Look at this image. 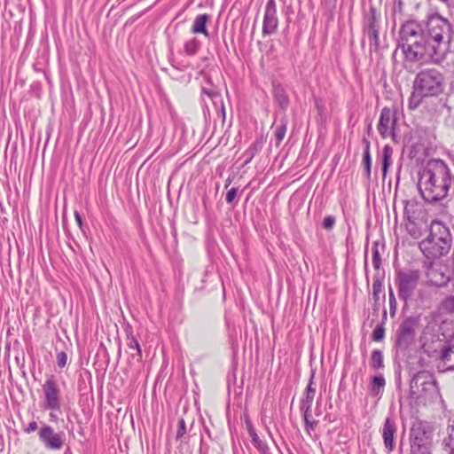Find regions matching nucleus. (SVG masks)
I'll use <instances>...</instances> for the list:
<instances>
[{"label": "nucleus", "instance_id": "obj_36", "mask_svg": "<svg viewBox=\"0 0 454 454\" xmlns=\"http://www.w3.org/2000/svg\"><path fill=\"white\" fill-rule=\"evenodd\" d=\"M335 217L333 215H327L324 218L322 226L326 231H331L335 224Z\"/></svg>", "mask_w": 454, "mask_h": 454}, {"label": "nucleus", "instance_id": "obj_17", "mask_svg": "<svg viewBox=\"0 0 454 454\" xmlns=\"http://www.w3.org/2000/svg\"><path fill=\"white\" fill-rule=\"evenodd\" d=\"M210 16L208 14H199L196 16L192 27V32L195 34H202L206 37H209V33L207 28V24L209 21Z\"/></svg>", "mask_w": 454, "mask_h": 454}, {"label": "nucleus", "instance_id": "obj_30", "mask_svg": "<svg viewBox=\"0 0 454 454\" xmlns=\"http://www.w3.org/2000/svg\"><path fill=\"white\" fill-rule=\"evenodd\" d=\"M382 279L379 276H375L372 282V294L375 300L378 299L379 294L382 291Z\"/></svg>", "mask_w": 454, "mask_h": 454}, {"label": "nucleus", "instance_id": "obj_5", "mask_svg": "<svg viewBox=\"0 0 454 454\" xmlns=\"http://www.w3.org/2000/svg\"><path fill=\"white\" fill-rule=\"evenodd\" d=\"M412 88L425 96L437 97L444 90V75L436 68L423 69L416 74Z\"/></svg>", "mask_w": 454, "mask_h": 454}, {"label": "nucleus", "instance_id": "obj_18", "mask_svg": "<svg viewBox=\"0 0 454 454\" xmlns=\"http://www.w3.org/2000/svg\"><path fill=\"white\" fill-rule=\"evenodd\" d=\"M385 385L386 380L382 374L373 376L369 385L370 394L372 396H381Z\"/></svg>", "mask_w": 454, "mask_h": 454}, {"label": "nucleus", "instance_id": "obj_51", "mask_svg": "<svg viewBox=\"0 0 454 454\" xmlns=\"http://www.w3.org/2000/svg\"><path fill=\"white\" fill-rule=\"evenodd\" d=\"M450 454H454V448L452 449V451Z\"/></svg>", "mask_w": 454, "mask_h": 454}, {"label": "nucleus", "instance_id": "obj_45", "mask_svg": "<svg viewBox=\"0 0 454 454\" xmlns=\"http://www.w3.org/2000/svg\"><path fill=\"white\" fill-rule=\"evenodd\" d=\"M231 177H228L225 181V184H224V187L227 188L229 187V185L231 184Z\"/></svg>", "mask_w": 454, "mask_h": 454}, {"label": "nucleus", "instance_id": "obj_42", "mask_svg": "<svg viewBox=\"0 0 454 454\" xmlns=\"http://www.w3.org/2000/svg\"><path fill=\"white\" fill-rule=\"evenodd\" d=\"M74 218H75V221H76L78 226L80 228H82V215H80L79 212H77V211L74 212Z\"/></svg>", "mask_w": 454, "mask_h": 454}, {"label": "nucleus", "instance_id": "obj_38", "mask_svg": "<svg viewBox=\"0 0 454 454\" xmlns=\"http://www.w3.org/2000/svg\"><path fill=\"white\" fill-rule=\"evenodd\" d=\"M427 378H428V374L427 372H419L411 379V387H414L415 386H417L420 380H422V379L427 380Z\"/></svg>", "mask_w": 454, "mask_h": 454}, {"label": "nucleus", "instance_id": "obj_32", "mask_svg": "<svg viewBox=\"0 0 454 454\" xmlns=\"http://www.w3.org/2000/svg\"><path fill=\"white\" fill-rule=\"evenodd\" d=\"M310 412L303 413V419L305 422V429L307 432H309L311 430H314L317 425V421L310 420Z\"/></svg>", "mask_w": 454, "mask_h": 454}, {"label": "nucleus", "instance_id": "obj_7", "mask_svg": "<svg viewBox=\"0 0 454 454\" xmlns=\"http://www.w3.org/2000/svg\"><path fill=\"white\" fill-rule=\"evenodd\" d=\"M421 272L419 270H399L395 272V284L399 298L407 303L418 287Z\"/></svg>", "mask_w": 454, "mask_h": 454}, {"label": "nucleus", "instance_id": "obj_3", "mask_svg": "<svg viewBox=\"0 0 454 454\" xmlns=\"http://www.w3.org/2000/svg\"><path fill=\"white\" fill-rule=\"evenodd\" d=\"M452 237L450 229L441 221L434 220L429 234L419 243V248L428 259H436L447 254L451 247Z\"/></svg>", "mask_w": 454, "mask_h": 454}, {"label": "nucleus", "instance_id": "obj_40", "mask_svg": "<svg viewBox=\"0 0 454 454\" xmlns=\"http://www.w3.org/2000/svg\"><path fill=\"white\" fill-rule=\"evenodd\" d=\"M202 93L207 95L213 100L220 97L219 93L215 89H207L203 87Z\"/></svg>", "mask_w": 454, "mask_h": 454}, {"label": "nucleus", "instance_id": "obj_29", "mask_svg": "<svg viewBox=\"0 0 454 454\" xmlns=\"http://www.w3.org/2000/svg\"><path fill=\"white\" fill-rule=\"evenodd\" d=\"M372 265H373V268L376 270H379L380 266H381V256H380V254L379 252V247H378V243L377 242H374L372 244Z\"/></svg>", "mask_w": 454, "mask_h": 454}, {"label": "nucleus", "instance_id": "obj_9", "mask_svg": "<svg viewBox=\"0 0 454 454\" xmlns=\"http://www.w3.org/2000/svg\"><path fill=\"white\" fill-rule=\"evenodd\" d=\"M397 116L396 112L388 107H384L380 115L377 126L378 131L382 138L391 137L395 142L397 141L396 133Z\"/></svg>", "mask_w": 454, "mask_h": 454}, {"label": "nucleus", "instance_id": "obj_34", "mask_svg": "<svg viewBox=\"0 0 454 454\" xmlns=\"http://www.w3.org/2000/svg\"><path fill=\"white\" fill-rule=\"evenodd\" d=\"M186 434V424L184 419H179L178 421V428L176 432V440H183L184 434Z\"/></svg>", "mask_w": 454, "mask_h": 454}, {"label": "nucleus", "instance_id": "obj_47", "mask_svg": "<svg viewBox=\"0 0 454 454\" xmlns=\"http://www.w3.org/2000/svg\"><path fill=\"white\" fill-rule=\"evenodd\" d=\"M268 434H269L270 437L272 439V441L274 442L273 435L270 430H268Z\"/></svg>", "mask_w": 454, "mask_h": 454}, {"label": "nucleus", "instance_id": "obj_19", "mask_svg": "<svg viewBox=\"0 0 454 454\" xmlns=\"http://www.w3.org/2000/svg\"><path fill=\"white\" fill-rule=\"evenodd\" d=\"M364 151L363 154V165L364 168V173L366 178L369 180L371 178V168H372V157L370 153V141L367 139L364 140Z\"/></svg>", "mask_w": 454, "mask_h": 454}, {"label": "nucleus", "instance_id": "obj_1", "mask_svg": "<svg viewBox=\"0 0 454 454\" xmlns=\"http://www.w3.org/2000/svg\"><path fill=\"white\" fill-rule=\"evenodd\" d=\"M399 47L409 61H419L427 56L431 61L439 64L454 42L452 25L439 13L427 17L425 28L415 21L405 22L400 29Z\"/></svg>", "mask_w": 454, "mask_h": 454}, {"label": "nucleus", "instance_id": "obj_33", "mask_svg": "<svg viewBox=\"0 0 454 454\" xmlns=\"http://www.w3.org/2000/svg\"><path fill=\"white\" fill-rule=\"evenodd\" d=\"M67 354L65 351H59L56 356V362L59 368H64L67 364Z\"/></svg>", "mask_w": 454, "mask_h": 454}, {"label": "nucleus", "instance_id": "obj_43", "mask_svg": "<svg viewBox=\"0 0 454 454\" xmlns=\"http://www.w3.org/2000/svg\"><path fill=\"white\" fill-rule=\"evenodd\" d=\"M247 427L249 436L256 434L255 429L254 428L252 423L250 421H247Z\"/></svg>", "mask_w": 454, "mask_h": 454}, {"label": "nucleus", "instance_id": "obj_23", "mask_svg": "<svg viewBox=\"0 0 454 454\" xmlns=\"http://www.w3.org/2000/svg\"><path fill=\"white\" fill-rule=\"evenodd\" d=\"M393 153V149L389 145H385L382 150V172L383 177L385 178L388 168L391 164V157Z\"/></svg>", "mask_w": 454, "mask_h": 454}, {"label": "nucleus", "instance_id": "obj_12", "mask_svg": "<svg viewBox=\"0 0 454 454\" xmlns=\"http://www.w3.org/2000/svg\"><path fill=\"white\" fill-rule=\"evenodd\" d=\"M278 26L277 17V5L275 0H268L265 7V12L262 23V34L272 35L275 33Z\"/></svg>", "mask_w": 454, "mask_h": 454}, {"label": "nucleus", "instance_id": "obj_27", "mask_svg": "<svg viewBox=\"0 0 454 454\" xmlns=\"http://www.w3.org/2000/svg\"><path fill=\"white\" fill-rule=\"evenodd\" d=\"M250 437H251V442H252L253 445L259 451H261L262 454H270L269 446L260 439V437L258 436L257 434H254L251 435Z\"/></svg>", "mask_w": 454, "mask_h": 454}, {"label": "nucleus", "instance_id": "obj_44", "mask_svg": "<svg viewBox=\"0 0 454 454\" xmlns=\"http://www.w3.org/2000/svg\"><path fill=\"white\" fill-rule=\"evenodd\" d=\"M247 427L249 436L256 434L255 429L254 428L252 423L250 421H247Z\"/></svg>", "mask_w": 454, "mask_h": 454}, {"label": "nucleus", "instance_id": "obj_49", "mask_svg": "<svg viewBox=\"0 0 454 454\" xmlns=\"http://www.w3.org/2000/svg\"><path fill=\"white\" fill-rule=\"evenodd\" d=\"M372 129V124H369L368 130L370 131Z\"/></svg>", "mask_w": 454, "mask_h": 454}, {"label": "nucleus", "instance_id": "obj_13", "mask_svg": "<svg viewBox=\"0 0 454 454\" xmlns=\"http://www.w3.org/2000/svg\"><path fill=\"white\" fill-rule=\"evenodd\" d=\"M436 367L442 372L454 370V340L449 341L443 347Z\"/></svg>", "mask_w": 454, "mask_h": 454}, {"label": "nucleus", "instance_id": "obj_48", "mask_svg": "<svg viewBox=\"0 0 454 454\" xmlns=\"http://www.w3.org/2000/svg\"><path fill=\"white\" fill-rule=\"evenodd\" d=\"M325 419L331 421V419H329V417L327 415L325 417Z\"/></svg>", "mask_w": 454, "mask_h": 454}, {"label": "nucleus", "instance_id": "obj_10", "mask_svg": "<svg viewBox=\"0 0 454 454\" xmlns=\"http://www.w3.org/2000/svg\"><path fill=\"white\" fill-rule=\"evenodd\" d=\"M363 31L370 40V51H377L380 47V16L377 15L373 7L364 18Z\"/></svg>", "mask_w": 454, "mask_h": 454}, {"label": "nucleus", "instance_id": "obj_35", "mask_svg": "<svg viewBox=\"0 0 454 454\" xmlns=\"http://www.w3.org/2000/svg\"><path fill=\"white\" fill-rule=\"evenodd\" d=\"M443 449L445 451L449 452V454L454 449V437L452 434H450L448 437L444 438L442 441Z\"/></svg>", "mask_w": 454, "mask_h": 454}, {"label": "nucleus", "instance_id": "obj_46", "mask_svg": "<svg viewBox=\"0 0 454 454\" xmlns=\"http://www.w3.org/2000/svg\"><path fill=\"white\" fill-rule=\"evenodd\" d=\"M318 403H319V400H317V409H316V413H317V416L320 415V410H319V407H318Z\"/></svg>", "mask_w": 454, "mask_h": 454}, {"label": "nucleus", "instance_id": "obj_37", "mask_svg": "<svg viewBox=\"0 0 454 454\" xmlns=\"http://www.w3.org/2000/svg\"><path fill=\"white\" fill-rule=\"evenodd\" d=\"M389 309L391 313H395L396 309V300L391 286L388 289Z\"/></svg>", "mask_w": 454, "mask_h": 454}, {"label": "nucleus", "instance_id": "obj_15", "mask_svg": "<svg viewBox=\"0 0 454 454\" xmlns=\"http://www.w3.org/2000/svg\"><path fill=\"white\" fill-rule=\"evenodd\" d=\"M314 372H312L304 393V398L301 402V411L303 413L310 412L312 403L316 395V388L313 387Z\"/></svg>", "mask_w": 454, "mask_h": 454}, {"label": "nucleus", "instance_id": "obj_6", "mask_svg": "<svg viewBox=\"0 0 454 454\" xmlns=\"http://www.w3.org/2000/svg\"><path fill=\"white\" fill-rule=\"evenodd\" d=\"M409 441L411 454H432L433 430L427 423H413Z\"/></svg>", "mask_w": 454, "mask_h": 454}, {"label": "nucleus", "instance_id": "obj_20", "mask_svg": "<svg viewBox=\"0 0 454 454\" xmlns=\"http://www.w3.org/2000/svg\"><path fill=\"white\" fill-rule=\"evenodd\" d=\"M287 124H288V121H287L286 117L284 116L280 119V123L276 125L275 132H274L276 145H279L281 144V142L283 141V139L286 136V133Z\"/></svg>", "mask_w": 454, "mask_h": 454}, {"label": "nucleus", "instance_id": "obj_41", "mask_svg": "<svg viewBox=\"0 0 454 454\" xmlns=\"http://www.w3.org/2000/svg\"><path fill=\"white\" fill-rule=\"evenodd\" d=\"M38 426L35 421H31L28 426L24 429L25 433L30 434L37 429Z\"/></svg>", "mask_w": 454, "mask_h": 454}, {"label": "nucleus", "instance_id": "obj_8", "mask_svg": "<svg viewBox=\"0 0 454 454\" xmlns=\"http://www.w3.org/2000/svg\"><path fill=\"white\" fill-rule=\"evenodd\" d=\"M43 408L56 411L61 406V390L53 375H51L43 385Z\"/></svg>", "mask_w": 454, "mask_h": 454}, {"label": "nucleus", "instance_id": "obj_24", "mask_svg": "<svg viewBox=\"0 0 454 454\" xmlns=\"http://www.w3.org/2000/svg\"><path fill=\"white\" fill-rule=\"evenodd\" d=\"M439 309L447 314L454 313V295L445 297L440 303Z\"/></svg>", "mask_w": 454, "mask_h": 454}, {"label": "nucleus", "instance_id": "obj_11", "mask_svg": "<svg viewBox=\"0 0 454 454\" xmlns=\"http://www.w3.org/2000/svg\"><path fill=\"white\" fill-rule=\"evenodd\" d=\"M38 436L48 450H57L63 447L65 434L63 432L55 433L54 429L49 425L41 427Z\"/></svg>", "mask_w": 454, "mask_h": 454}, {"label": "nucleus", "instance_id": "obj_50", "mask_svg": "<svg viewBox=\"0 0 454 454\" xmlns=\"http://www.w3.org/2000/svg\"><path fill=\"white\" fill-rule=\"evenodd\" d=\"M222 110H223V113L224 114V107L223 105H222Z\"/></svg>", "mask_w": 454, "mask_h": 454}, {"label": "nucleus", "instance_id": "obj_28", "mask_svg": "<svg viewBox=\"0 0 454 454\" xmlns=\"http://www.w3.org/2000/svg\"><path fill=\"white\" fill-rule=\"evenodd\" d=\"M128 347L130 348V349H135L137 351V356H138L139 359L142 358V349H141V347H140V344L137 340V339L136 337H134L132 335V333H129L128 335Z\"/></svg>", "mask_w": 454, "mask_h": 454}, {"label": "nucleus", "instance_id": "obj_25", "mask_svg": "<svg viewBox=\"0 0 454 454\" xmlns=\"http://www.w3.org/2000/svg\"><path fill=\"white\" fill-rule=\"evenodd\" d=\"M200 47V43L197 38H192L184 43V52L189 56L195 55Z\"/></svg>", "mask_w": 454, "mask_h": 454}, {"label": "nucleus", "instance_id": "obj_31", "mask_svg": "<svg viewBox=\"0 0 454 454\" xmlns=\"http://www.w3.org/2000/svg\"><path fill=\"white\" fill-rule=\"evenodd\" d=\"M385 337V328L382 325H377L372 332V339L374 341H380Z\"/></svg>", "mask_w": 454, "mask_h": 454}, {"label": "nucleus", "instance_id": "obj_4", "mask_svg": "<svg viewBox=\"0 0 454 454\" xmlns=\"http://www.w3.org/2000/svg\"><path fill=\"white\" fill-rule=\"evenodd\" d=\"M419 325V316L407 317L400 323L395 334V349L397 356H406L413 349Z\"/></svg>", "mask_w": 454, "mask_h": 454}, {"label": "nucleus", "instance_id": "obj_26", "mask_svg": "<svg viewBox=\"0 0 454 454\" xmlns=\"http://www.w3.org/2000/svg\"><path fill=\"white\" fill-rule=\"evenodd\" d=\"M423 98H428V97L421 94L417 90H413L411 96L409 99V108L411 110H414V109L418 108L420 106Z\"/></svg>", "mask_w": 454, "mask_h": 454}, {"label": "nucleus", "instance_id": "obj_14", "mask_svg": "<svg viewBox=\"0 0 454 454\" xmlns=\"http://www.w3.org/2000/svg\"><path fill=\"white\" fill-rule=\"evenodd\" d=\"M395 433L396 426L395 421L391 418H387L382 428V438L385 448L389 451H392L395 448Z\"/></svg>", "mask_w": 454, "mask_h": 454}, {"label": "nucleus", "instance_id": "obj_2", "mask_svg": "<svg viewBox=\"0 0 454 454\" xmlns=\"http://www.w3.org/2000/svg\"><path fill=\"white\" fill-rule=\"evenodd\" d=\"M454 176L449 166L440 159L430 160L419 172L418 188L423 200L434 204L447 198Z\"/></svg>", "mask_w": 454, "mask_h": 454}, {"label": "nucleus", "instance_id": "obj_39", "mask_svg": "<svg viewBox=\"0 0 454 454\" xmlns=\"http://www.w3.org/2000/svg\"><path fill=\"white\" fill-rule=\"evenodd\" d=\"M238 194V188H231L228 191L225 200L228 204H231Z\"/></svg>", "mask_w": 454, "mask_h": 454}, {"label": "nucleus", "instance_id": "obj_22", "mask_svg": "<svg viewBox=\"0 0 454 454\" xmlns=\"http://www.w3.org/2000/svg\"><path fill=\"white\" fill-rule=\"evenodd\" d=\"M370 365L373 370H381L384 368L383 353L380 349H374L370 358Z\"/></svg>", "mask_w": 454, "mask_h": 454}, {"label": "nucleus", "instance_id": "obj_21", "mask_svg": "<svg viewBox=\"0 0 454 454\" xmlns=\"http://www.w3.org/2000/svg\"><path fill=\"white\" fill-rule=\"evenodd\" d=\"M262 149V144L258 141L250 145V146L243 153L242 158L244 159L243 166L251 162L254 157Z\"/></svg>", "mask_w": 454, "mask_h": 454}, {"label": "nucleus", "instance_id": "obj_16", "mask_svg": "<svg viewBox=\"0 0 454 454\" xmlns=\"http://www.w3.org/2000/svg\"><path fill=\"white\" fill-rule=\"evenodd\" d=\"M273 98L278 107L286 111L290 100L286 90L280 83H273Z\"/></svg>", "mask_w": 454, "mask_h": 454}]
</instances>
